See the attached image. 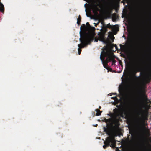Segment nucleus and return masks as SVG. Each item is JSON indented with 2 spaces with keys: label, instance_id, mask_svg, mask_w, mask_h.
<instances>
[{
  "label": "nucleus",
  "instance_id": "nucleus-20",
  "mask_svg": "<svg viewBox=\"0 0 151 151\" xmlns=\"http://www.w3.org/2000/svg\"><path fill=\"white\" fill-rule=\"evenodd\" d=\"M119 63L121 66H123L121 60H119Z\"/></svg>",
  "mask_w": 151,
  "mask_h": 151
},
{
  "label": "nucleus",
  "instance_id": "nucleus-27",
  "mask_svg": "<svg viewBox=\"0 0 151 151\" xmlns=\"http://www.w3.org/2000/svg\"><path fill=\"white\" fill-rule=\"evenodd\" d=\"M97 40H95V41H96V42H97Z\"/></svg>",
  "mask_w": 151,
  "mask_h": 151
},
{
  "label": "nucleus",
  "instance_id": "nucleus-25",
  "mask_svg": "<svg viewBox=\"0 0 151 151\" xmlns=\"http://www.w3.org/2000/svg\"><path fill=\"white\" fill-rule=\"evenodd\" d=\"M124 46V45H120V47H121V46Z\"/></svg>",
  "mask_w": 151,
  "mask_h": 151
},
{
  "label": "nucleus",
  "instance_id": "nucleus-17",
  "mask_svg": "<svg viewBox=\"0 0 151 151\" xmlns=\"http://www.w3.org/2000/svg\"><path fill=\"white\" fill-rule=\"evenodd\" d=\"M117 19V15L116 13H114L112 15V20L113 22L116 21Z\"/></svg>",
  "mask_w": 151,
  "mask_h": 151
},
{
  "label": "nucleus",
  "instance_id": "nucleus-6",
  "mask_svg": "<svg viewBox=\"0 0 151 151\" xmlns=\"http://www.w3.org/2000/svg\"><path fill=\"white\" fill-rule=\"evenodd\" d=\"M114 113H110L108 115L110 117L114 118L119 117L121 113L119 110L117 109H115L113 110Z\"/></svg>",
  "mask_w": 151,
  "mask_h": 151
},
{
  "label": "nucleus",
  "instance_id": "nucleus-10",
  "mask_svg": "<svg viewBox=\"0 0 151 151\" xmlns=\"http://www.w3.org/2000/svg\"><path fill=\"white\" fill-rule=\"evenodd\" d=\"M142 41H143V42H143L142 43L143 44H142L143 45H142V52L143 55H146L147 54L148 50V47L146 41L145 40H142Z\"/></svg>",
  "mask_w": 151,
  "mask_h": 151
},
{
  "label": "nucleus",
  "instance_id": "nucleus-1",
  "mask_svg": "<svg viewBox=\"0 0 151 151\" xmlns=\"http://www.w3.org/2000/svg\"><path fill=\"white\" fill-rule=\"evenodd\" d=\"M104 131L106 132L107 134L109 136L104 141V144L103 147L104 149L110 146L112 148H114L116 146V141L115 139V136L114 134L112 133L110 130L105 127H104Z\"/></svg>",
  "mask_w": 151,
  "mask_h": 151
},
{
  "label": "nucleus",
  "instance_id": "nucleus-19",
  "mask_svg": "<svg viewBox=\"0 0 151 151\" xmlns=\"http://www.w3.org/2000/svg\"><path fill=\"white\" fill-rule=\"evenodd\" d=\"M86 25L84 24H83L81 26L80 28L81 30L85 31L86 30Z\"/></svg>",
  "mask_w": 151,
  "mask_h": 151
},
{
  "label": "nucleus",
  "instance_id": "nucleus-15",
  "mask_svg": "<svg viewBox=\"0 0 151 151\" xmlns=\"http://www.w3.org/2000/svg\"><path fill=\"white\" fill-rule=\"evenodd\" d=\"M102 29L103 30L104 32H106L108 31V29L106 26V25L104 23L102 26Z\"/></svg>",
  "mask_w": 151,
  "mask_h": 151
},
{
  "label": "nucleus",
  "instance_id": "nucleus-7",
  "mask_svg": "<svg viewBox=\"0 0 151 151\" xmlns=\"http://www.w3.org/2000/svg\"><path fill=\"white\" fill-rule=\"evenodd\" d=\"M143 92L140 89L139 91L140 97L139 99V101L140 102H143L144 101H146L148 100V98L147 95L145 92L143 94L142 93Z\"/></svg>",
  "mask_w": 151,
  "mask_h": 151
},
{
  "label": "nucleus",
  "instance_id": "nucleus-14",
  "mask_svg": "<svg viewBox=\"0 0 151 151\" xmlns=\"http://www.w3.org/2000/svg\"><path fill=\"white\" fill-rule=\"evenodd\" d=\"M4 10V6L3 4L1 2L0 0V11L3 12Z\"/></svg>",
  "mask_w": 151,
  "mask_h": 151
},
{
  "label": "nucleus",
  "instance_id": "nucleus-29",
  "mask_svg": "<svg viewBox=\"0 0 151 151\" xmlns=\"http://www.w3.org/2000/svg\"><path fill=\"white\" fill-rule=\"evenodd\" d=\"M114 95H116V93H114Z\"/></svg>",
  "mask_w": 151,
  "mask_h": 151
},
{
  "label": "nucleus",
  "instance_id": "nucleus-3",
  "mask_svg": "<svg viewBox=\"0 0 151 151\" xmlns=\"http://www.w3.org/2000/svg\"><path fill=\"white\" fill-rule=\"evenodd\" d=\"M80 35L81 37L80 38V40L81 44L78 45L79 47L78 49V53L79 55L81 53L82 50L81 49L86 46L88 44L90 43L91 42L93 41L94 38L93 36L84 34L81 37V34Z\"/></svg>",
  "mask_w": 151,
  "mask_h": 151
},
{
  "label": "nucleus",
  "instance_id": "nucleus-13",
  "mask_svg": "<svg viewBox=\"0 0 151 151\" xmlns=\"http://www.w3.org/2000/svg\"><path fill=\"white\" fill-rule=\"evenodd\" d=\"M113 119L111 118L105 119V122L106 123H109V125L111 126H113Z\"/></svg>",
  "mask_w": 151,
  "mask_h": 151
},
{
  "label": "nucleus",
  "instance_id": "nucleus-2",
  "mask_svg": "<svg viewBox=\"0 0 151 151\" xmlns=\"http://www.w3.org/2000/svg\"><path fill=\"white\" fill-rule=\"evenodd\" d=\"M148 110L142 113L141 117L138 120L135 126L136 129L138 132H142L146 129L145 121L148 119Z\"/></svg>",
  "mask_w": 151,
  "mask_h": 151
},
{
  "label": "nucleus",
  "instance_id": "nucleus-11",
  "mask_svg": "<svg viewBox=\"0 0 151 151\" xmlns=\"http://www.w3.org/2000/svg\"><path fill=\"white\" fill-rule=\"evenodd\" d=\"M141 70V68L140 67L139 65L137 66L133 70L132 74L133 76L136 78H138V77L136 76V74L137 72L140 71Z\"/></svg>",
  "mask_w": 151,
  "mask_h": 151
},
{
  "label": "nucleus",
  "instance_id": "nucleus-9",
  "mask_svg": "<svg viewBox=\"0 0 151 151\" xmlns=\"http://www.w3.org/2000/svg\"><path fill=\"white\" fill-rule=\"evenodd\" d=\"M106 27L107 28L111 29L112 31L114 33H116L119 30V28L118 25H111L110 23H109L106 25Z\"/></svg>",
  "mask_w": 151,
  "mask_h": 151
},
{
  "label": "nucleus",
  "instance_id": "nucleus-5",
  "mask_svg": "<svg viewBox=\"0 0 151 151\" xmlns=\"http://www.w3.org/2000/svg\"><path fill=\"white\" fill-rule=\"evenodd\" d=\"M122 114L121 113L119 117H116L113 119V126H111L114 129H116L119 128L120 125L119 121L121 117H122Z\"/></svg>",
  "mask_w": 151,
  "mask_h": 151
},
{
  "label": "nucleus",
  "instance_id": "nucleus-23",
  "mask_svg": "<svg viewBox=\"0 0 151 151\" xmlns=\"http://www.w3.org/2000/svg\"><path fill=\"white\" fill-rule=\"evenodd\" d=\"M116 98V97H111V99H115Z\"/></svg>",
  "mask_w": 151,
  "mask_h": 151
},
{
  "label": "nucleus",
  "instance_id": "nucleus-16",
  "mask_svg": "<svg viewBox=\"0 0 151 151\" xmlns=\"http://www.w3.org/2000/svg\"><path fill=\"white\" fill-rule=\"evenodd\" d=\"M95 111L96 112V115L97 116H99L101 115L102 111H100L99 109H97L95 110Z\"/></svg>",
  "mask_w": 151,
  "mask_h": 151
},
{
  "label": "nucleus",
  "instance_id": "nucleus-26",
  "mask_svg": "<svg viewBox=\"0 0 151 151\" xmlns=\"http://www.w3.org/2000/svg\"><path fill=\"white\" fill-rule=\"evenodd\" d=\"M101 107L100 106H99V109H101Z\"/></svg>",
  "mask_w": 151,
  "mask_h": 151
},
{
  "label": "nucleus",
  "instance_id": "nucleus-4",
  "mask_svg": "<svg viewBox=\"0 0 151 151\" xmlns=\"http://www.w3.org/2000/svg\"><path fill=\"white\" fill-rule=\"evenodd\" d=\"M105 53H107V51H102L100 56V58L102 61L103 65L105 68L108 70L109 67L108 63L111 62V60H109L108 57L105 56Z\"/></svg>",
  "mask_w": 151,
  "mask_h": 151
},
{
  "label": "nucleus",
  "instance_id": "nucleus-30",
  "mask_svg": "<svg viewBox=\"0 0 151 151\" xmlns=\"http://www.w3.org/2000/svg\"><path fill=\"white\" fill-rule=\"evenodd\" d=\"M97 124H96V127H97Z\"/></svg>",
  "mask_w": 151,
  "mask_h": 151
},
{
  "label": "nucleus",
  "instance_id": "nucleus-18",
  "mask_svg": "<svg viewBox=\"0 0 151 151\" xmlns=\"http://www.w3.org/2000/svg\"><path fill=\"white\" fill-rule=\"evenodd\" d=\"M81 17L80 15L78 16V18L77 19V24L78 25H79L80 24V22L81 21Z\"/></svg>",
  "mask_w": 151,
  "mask_h": 151
},
{
  "label": "nucleus",
  "instance_id": "nucleus-8",
  "mask_svg": "<svg viewBox=\"0 0 151 151\" xmlns=\"http://www.w3.org/2000/svg\"><path fill=\"white\" fill-rule=\"evenodd\" d=\"M105 54L106 55L105 56L108 57L109 60H111V61H112V65L115 66L116 61L115 60V56L113 54L110 53L108 52H107V53H105Z\"/></svg>",
  "mask_w": 151,
  "mask_h": 151
},
{
  "label": "nucleus",
  "instance_id": "nucleus-12",
  "mask_svg": "<svg viewBox=\"0 0 151 151\" xmlns=\"http://www.w3.org/2000/svg\"><path fill=\"white\" fill-rule=\"evenodd\" d=\"M98 4L97 3H96V4H93L92 6V9L93 11V12L95 14H98L97 12L99 10V9L98 7Z\"/></svg>",
  "mask_w": 151,
  "mask_h": 151
},
{
  "label": "nucleus",
  "instance_id": "nucleus-21",
  "mask_svg": "<svg viewBox=\"0 0 151 151\" xmlns=\"http://www.w3.org/2000/svg\"><path fill=\"white\" fill-rule=\"evenodd\" d=\"M128 60L129 62V63H130L132 62V59L131 58L129 57L128 58Z\"/></svg>",
  "mask_w": 151,
  "mask_h": 151
},
{
  "label": "nucleus",
  "instance_id": "nucleus-22",
  "mask_svg": "<svg viewBox=\"0 0 151 151\" xmlns=\"http://www.w3.org/2000/svg\"><path fill=\"white\" fill-rule=\"evenodd\" d=\"M86 24L87 26L89 28L91 27V26H90L89 23L88 22L86 23Z\"/></svg>",
  "mask_w": 151,
  "mask_h": 151
},
{
  "label": "nucleus",
  "instance_id": "nucleus-28",
  "mask_svg": "<svg viewBox=\"0 0 151 151\" xmlns=\"http://www.w3.org/2000/svg\"><path fill=\"white\" fill-rule=\"evenodd\" d=\"M108 125H109V124H107V126H108Z\"/></svg>",
  "mask_w": 151,
  "mask_h": 151
},
{
  "label": "nucleus",
  "instance_id": "nucleus-24",
  "mask_svg": "<svg viewBox=\"0 0 151 151\" xmlns=\"http://www.w3.org/2000/svg\"><path fill=\"white\" fill-rule=\"evenodd\" d=\"M129 68H130V66L129 65L128 66V70L129 69Z\"/></svg>",
  "mask_w": 151,
  "mask_h": 151
}]
</instances>
